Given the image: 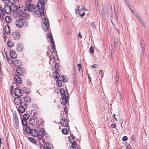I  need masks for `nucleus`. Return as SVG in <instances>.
Masks as SVG:
<instances>
[{
  "label": "nucleus",
  "mask_w": 149,
  "mask_h": 149,
  "mask_svg": "<svg viewBox=\"0 0 149 149\" xmlns=\"http://www.w3.org/2000/svg\"><path fill=\"white\" fill-rule=\"evenodd\" d=\"M47 0H39V2L37 6V8L39 10L40 14L42 15H44V9L45 6L47 3ZM42 18L44 19V21H43V23L45 26H43V28L46 31L48 30L49 28V23L48 19L45 18V17L44 15Z\"/></svg>",
  "instance_id": "f257e3e1"
},
{
  "label": "nucleus",
  "mask_w": 149,
  "mask_h": 149,
  "mask_svg": "<svg viewBox=\"0 0 149 149\" xmlns=\"http://www.w3.org/2000/svg\"><path fill=\"white\" fill-rule=\"evenodd\" d=\"M0 6V16L1 19L3 20L4 19V16L6 14H10L11 13V9L10 6L8 5H6L3 8Z\"/></svg>",
  "instance_id": "f03ea898"
},
{
  "label": "nucleus",
  "mask_w": 149,
  "mask_h": 149,
  "mask_svg": "<svg viewBox=\"0 0 149 149\" xmlns=\"http://www.w3.org/2000/svg\"><path fill=\"white\" fill-rule=\"evenodd\" d=\"M29 118V115L28 113H26L23 115L22 118L21 116L22 123L23 126H26L27 124V120Z\"/></svg>",
  "instance_id": "7ed1b4c3"
},
{
  "label": "nucleus",
  "mask_w": 149,
  "mask_h": 149,
  "mask_svg": "<svg viewBox=\"0 0 149 149\" xmlns=\"http://www.w3.org/2000/svg\"><path fill=\"white\" fill-rule=\"evenodd\" d=\"M17 73L20 76L24 75L26 74L25 70L21 67L17 68L16 69Z\"/></svg>",
  "instance_id": "20e7f679"
},
{
  "label": "nucleus",
  "mask_w": 149,
  "mask_h": 149,
  "mask_svg": "<svg viewBox=\"0 0 149 149\" xmlns=\"http://www.w3.org/2000/svg\"><path fill=\"white\" fill-rule=\"evenodd\" d=\"M39 130L38 129V137L39 139L42 138L45 135V130L44 128L42 127L40 128L39 127Z\"/></svg>",
  "instance_id": "39448f33"
},
{
  "label": "nucleus",
  "mask_w": 149,
  "mask_h": 149,
  "mask_svg": "<svg viewBox=\"0 0 149 149\" xmlns=\"http://www.w3.org/2000/svg\"><path fill=\"white\" fill-rule=\"evenodd\" d=\"M13 121L14 123L16 125V126H15V127L16 129H18L19 127V121L17 115V114L16 113H15L13 114Z\"/></svg>",
  "instance_id": "423d86ee"
},
{
  "label": "nucleus",
  "mask_w": 149,
  "mask_h": 149,
  "mask_svg": "<svg viewBox=\"0 0 149 149\" xmlns=\"http://www.w3.org/2000/svg\"><path fill=\"white\" fill-rule=\"evenodd\" d=\"M38 119L36 118H35L33 117H31L29 120V124L31 125H36L38 121Z\"/></svg>",
  "instance_id": "0eeeda50"
},
{
  "label": "nucleus",
  "mask_w": 149,
  "mask_h": 149,
  "mask_svg": "<svg viewBox=\"0 0 149 149\" xmlns=\"http://www.w3.org/2000/svg\"><path fill=\"white\" fill-rule=\"evenodd\" d=\"M15 24L17 27L20 28L23 26L24 23L21 19H17L15 21Z\"/></svg>",
  "instance_id": "6e6552de"
},
{
  "label": "nucleus",
  "mask_w": 149,
  "mask_h": 149,
  "mask_svg": "<svg viewBox=\"0 0 149 149\" xmlns=\"http://www.w3.org/2000/svg\"><path fill=\"white\" fill-rule=\"evenodd\" d=\"M67 119L63 118L61 121L60 124L63 127H67L68 126V122Z\"/></svg>",
  "instance_id": "1a4fd4ad"
},
{
  "label": "nucleus",
  "mask_w": 149,
  "mask_h": 149,
  "mask_svg": "<svg viewBox=\"0 0 149 149\" xmlns=\"http://www.w3.org/2000/svg\"><path fill=\"white\" fill-rule=\"evenodd\" d=\"M60 93L61 95L62 96V97H67V96H68V93L67 90H64L63 88H61L60 90Z\"/></svg>",
  "instance_id": "9d476101"
},
{
  "label": "nucleus",
  "mask_w": 149,
  "mask_h": 149,
  "mask_svg": "<svg viewBox=\"0 0 149 149\" xmlns=\"http://www.w3.org/2000/svg\"><path fill=\"white\" fill-rule=\"evenodd\" d=\"M15 95L20 97L22 95V93L21 89L18 88H16L15 89Z\"/></svg>",
  "instance_id": "9b49d317"
},
{
  "label": "nucleus",
  "mask_w": 149,
  "mask_h": 149,
  "mask_svg": "<svg viewBox=\"0 0 149 149\" xmlns=\"http://www.w3.org/2000/svg\"><path fill=\"white\" fill-rule=\"evenodd\" d=\"M29 15L28 13H24L20 15V17L23 20H25L29 18Z\"/></svg>",
  "instance_id": "f8f14e48"
},
{
  "label": "nucleus",
  "mask_w": 149,
  "mask_h": 149,
  "mask_svg": "<svg viewBox=\"0 0 149 149\" xmlns=\"http://www.w3.org/2000/svg\"><path fill=\"white\" fill-rule=\"evenodd\" d=\"M27 8L29 11H34L36 9V6L32 4H29L28 5Z\"/></svg>",
  "instance_id": "ddd939ff"
},
{
  "label": "nucleus",
  "mask_w": 149,
  "mask_h": 149,
  "mask_svg": "<svg viewBox=\"0 0 149 149\" xmlns=\"http://www.w3.org/2000/svg\"><path fill=\"white\" fill-rule=\"evenodd\" d=\"M14 79L15 81L17 83L19 84L22 83V79L17 74H15L14 76Z\"/></svg>",
  "instance_id": "4468645a"
},
{
  "label": "nucleus",
  "mask_w": 149,
  "mask_h": 149,
  "mask_svg": "<svg viewBox=\"0 0 149 149\" xmlns=\"http://www.w3.org/2000/svg\"><path fill=\"white\" fill-rule=\"evenodd\" d=\"M68 96L66 97H61V99L60 100V101L61 104L63 105H65L67 102V100L68 99Z\"/></svg>",
  "instance_id": "2eb2a0df"
},
{
  "label": "nucleus",
  "mask_w": 149,
  "mask_h": 149,
  "mask_svg": "<svg viewBox=\"0 0 149 149\" xmlns=\"http://www.w3.org/2000/svg\"><path fill=\"white\" fill-rule=\"evenodd\" d=\"M12 36L15 40H17L19 38L20 35L17 32H14L12 33Z\"/></svg>",
  "instance_id": "dca6fc26"
},
{
  "label": "nucleus",
  "mask_w": 149,
  "mask_h": 149,
  "mask_svg": "<svg viewBox=\"0 0 149 149\" xmlns=\"http://www.w3.org/2000/svg\"><path fill=\"white\" fill-rule=\"evenodd\" d=\"M39 139V143L41 146H40V148L41 149H42V148L45 146L46 142L42 138Z\"/></svg>",
  "instance_id": "f3484780"
},
{
  "label": "nucleus",
  "mask_w": 149,
  "mask_h": 149,
  "mask_svg": "<svg viewBox=\"0 0 149 149\" xmlns=\"http://www.w3.org/2000/svg\"><path fill=\"white\" fill-rule=\"evenodd\" d=\"M14 102L16 105H19L21 104V100L19 97L15 98L14 100Z\"/></svg>",
  "instance_id": "a211bd4d"
},
{
  "label": "nucleus",
  "mask_w": 149,
  "mask_h": 149,
  "mask_svg": "<svg viewBox=\"0 0 149 149\" xmlns=\"http://www.w3.org/2000/svg\"><path fill=\"white\" fill-rule=\"evenodd\" d=\"M13 64L14 65L17 67L21 65L22 64L21 61L17 59H15L13 61Z\"/></svg>",
  "instance_id": "6ab92c4d"
},
{
  "label": "nucleus",
  "mask_w": 149,
  "mask_h": 149,
  "mask_svg": "<svg viewBox=\"0 0 149 149\" xmlns=\"http://www.w3.org/2000/svg\"><path fill=\"white\" fill-rule=\"evenodd\" d=\"M10 55L11 57L13 59L15 58L17 56V53L13 50L10 51Z\"/></svg>",
  "instance_id": "aec40b11"
},
{
  "label": "nucleus",
  "mask_w": 149,
  "mask_h": 149,
  "mask_svg": "<svg viewBox=\"0 0 149 149\" xmlns=\"http://www.w3.org/2000/svg\"><path fill=\"white\" fill-rule=\"evenodd\" d=\"M18 112L21 113H24L25 111V108L22 105L19 106L18 109Z\"/></svg>",
  "instance_id": "412c9836"
},
{
  "label": "nucleus",
  "mask_w": 149,
  "mask_h": 149,
  "mask_svg": "<svg viewBox=\"0 0 149 149\" xmlns=\"http://www.w3.org/2000/svg\"><path fill=\"white\" fill-rule=\"evenodd\" d=\"M30 114L33 117H35L38 114V112L35 110H31L29 111Z\"/></svg>",
  "instance_id": "4be33fe9"
},
{
  "label": "nucleus",
  "mask_w": 149,
  "mask_h": 149,
  "mask_svg": "<svg viewBox=\"0 0 149 149\" xmlns=\"http://www.w3.org/2000/svg\"><path fill=\"white\" fill-rule=\"evenodd\" d=\"M23 45L21 44H18L17 46V49L18 52H21L23 50Z\"/></svg>",
  "instance_id": "5701e85b"
},
{
  "label": "nucleus",
  "mask_w": 149,
  "mask_h": 149,
  "mask_svg": "<svg viewBox=\"0 0 149 149\" xmlns=\"http://www.w3.org/2000/svg\"><path fill=\"white\" fill-rule=\"evenodd\" d=\"M25 7L23 5H19L18 9L20 11L22 12H23L25 10Z\"/></svg>",
  "instance_id": "b1692460"
},
{
  "label": "nucleus",
  "mask_w": 149,
  "mask_h": 149,
  "mask_svg": "<svg viewBox=\"0 0 149 149\" xmlns=\"http://www.w3.org/2000/svg\"><path fill=\"white\" fill-rule=\"evenodd\" d=\"M4 30L5 33L7 34H8L10 33V27L8 25H6L5 26Z\"/></svg>",
  "instance_id": "393cba45"
},
{
  "label": "nucleus",
  "mask_w": 149,
  "mask_h": 149,
  "mask_svg": "<svg viewBox=\"0 0 149 149\" xmlns=\"http://www.w3.org/2000/svg\"><path fill=\"white\" fill-rule=\"evenodd\" d=\"M32 136H34L36 137L38 136V131L36 130H32L31 132Z\"/></svg>",
  "instance_id": "a878e982"
},
{
  "label": "nucleus",
  "mask_w": 149,
  "mask_h": 149,
  "mask_svg": "<svg viewBox=\"0 0 149 149\" xmlns=\"http://www.w3.org/2000/svg\"><path fill=\"white\" fill-rule=\"evenodd\" d=\"M38 125L41 127L44 126V121L43 119H41L38 124Z\"/></svg>",
  "instance_id": "bb28decb"
},
{
  "label": "nucleus",
  "mask_w": 149,
  "mask_h": 149,
  "mask_svg": "<svg viewBox=\"0 0 149 149\" xmlns=\"http://www.w3.org/2000/svg\"><path fill=\"white\" fill-rule=\"evenodd\" d=\"M54 78L55 79H58L60 77V74L57 71H55L53 72Z\"/></svg>",
  "instance_id": "cd10ccee"
},
{
  "label": "nucleus",
  "mask_w": 149,
  "mask_h": 149,
  "mask_svg": "<svg viewBox=\"0 0 149 149\" xmlns=\"http://www.w3.org/2000/svg\"><path fill=\"white\" fill-rule=\"evenodd\" d=\"M5 19L6 22L8 23H10L11 22V18L10 17L8 16H7L6 17Z\"/></svg>",
  "instance_id": "c85d7f7f"
},
{
  "label": "nucleus",
  "mask_w": 149,
  "mask_h": 149,
  "mask_svg": "<svg viewBox=\"0 0 149 149\" xmlns=\"http://www.w3.org/2000/svg\"><path fill=\"white\" fill-rule=\"evenodd\" d=\"M56 85L59 87H61L62 86V81L59 79L56 80Z\"/></svg>",
  "instance_id": "c756f323"
},
{
  "label": "nucleus",
  "mask_w": 149,
  "mask_h": 149,
  "mask_svg": "<svg viewBox=\"0 0 149 149\" xmlns=\"http://www.w3.org/2000/svg\"><path fill=\"white\" fill-rule=\"evenodd\" d=\"M29 140L32 143L36 144V140L32 137H29L28 138Z\"/></svg>",
  "instance_id": "7c9ffc66"
},
{
  "label": "nucleus",
  "mask_w": 149,
  "mask_h": 149,
  "mask_svg": "<svg viewBox=\"0 0 149 149\" xmlns=\"http://www.w3.org/2000/svg\"><path fill=\"white\" fill-rule=\"evenodd\" d=\"M69 130V128L68 127L67 129L66 128H63L62 130V133L65 134H68V131Z\"/></svg>",
  "instance_id": "2f4dec72"
},
{
  "label": "nucleus",
  "mask_w": 149,
  "mask_h": 149,
  "mask_svg": "<svg viewBox=\"0 0 149 149\" xmlns=\"http://www.w3.org/2000/svg\"><path fill=\"white\" fill-rule=\"evenodd\" d=\"M54 49L55 48H54V47H51V49L50 48L49 49V52H50L51 53V54L50 55L54 56V55L55 54V53L54 52Z\"/></svg>",
  "instance_id": "473e14b6"
},
{
  "label": "nucleus",
  "mask_w": 149,
  "mask_h": 149,
  "mask_svg": "<svg viewBox=\"0 0 149 149\" xmlns=\"http://www.w3.org/2000/svg\"><path fill=\"white\" fill-rule=\"evenodd\" d=\"M7 44L10 47H12L14 46L13 42L11 40H8L7 42Z\"/></svg>",
  "instance_id": "72a5a7b5"
},
{
  "label": "nucleus",
  "mask_w": 149,
  "mask_h": 149,
  "mask_svg": "<svg viewBox=\"0 0 149 149\" xmlns=\"http://www.w3.org/2000/svg\"><path fill=\"white\" fill-rule=\"evenodd\" d=\"M50 41L52 43V46L51 47H54V48H55V43L54 41L53 40V39L52 36H50Z\"/></svg>",
  "instance_id": "f704fd0d"
},
{
  "label": "nucleus",
  "mask_w": 149,
  "mask_h": 149,
  "mask_svg": "<svg viewBox=\"0 0 149 149\" xmlns=\"http://www.w3.org/2000/svg\"><path fill=\"white\" fill-rule=\"evenodd\" d=\"M24 100L25 102H29L31 101L30 98L28 96H26L24 97Z\"/></svg>",
  "instance_id": "c9c22d12"
},
{
  "label": "nucleus",
  "mask_w": 149,
  "mask_h": 149,
  "mask_svg": "<svg viewBox=\"0 0 149 149\" xmlns=\"http://www.w3.org/2000/svg\"><path fill=\"white\" fill-rule=\"evenodd\" d=\"M72 147L74 148H77L78 149V147L77 146V144L76 142L74 141L71 143Z\"/></svg>",
  "instance_id": "e433bc0d"
},
{
  "label": "nucleus",
  "mask_w": 149,
  "mask_h": 149,
  "mask_svg": "<svg viewBox=\"0 0 149 149\" xmlns=\"http://www.w3.org/2000/svg\"><path fill=\"white\" fill-rule=\"evenodd\" d=\"M61 77L62 78V79L63 80V82H66L68 81V79L65 76L62 75L61 76Z\"/></svg>",
  "instance_id": "4c0bfd02"
},
{
  "label": "nucleus",
  "mask_w": 149,
  "mask_h": 149,
  "mask_svg": "<svg viewBox=\"0 0 149 149\" xmlns=\"http://www.w3.org/2000/svg\"><path fill=\"white\" fill-rule=\"evenodd\" d=\"M26 131L28 134H30L31 133L32 130H31L29 127L26 126Z\"/></svg>",
  "instance_id": "58836bf2"
},
{
  "label": "nucleus",
  "mask_w": 149,
  "mask_h": 149,
  "mask_svg": "<svg viewBox=\"0 0 149 149\" xmlns=\"http://www.w3.org/2000/svg\"><path fill=\"white\" fill-rule=\"evenodd\" d=\"M50 60L53 63H54L55 61V58L54 56L50 55Z\"/></svg>",
  "instance_id": "ea45409f"
},
{
  "label": "nucleus",
  "mask_w": 149,
  "mask_h": 149,
  "mask_svg": "<svg viewBox=\"0 0 149 149\" xmlns=\"http://www.w3.org/2000/svg\"><path fill=\"white\" fill-rule=\"evenodd\" d=\"M75 12L76 13L79 14L80 13V9L79 6H78L75 10Z\"/></svg>",
  "instance_id": "a19ab883"
},
{
  "label": "nucleus",
  "mask_w": 149,
  "mask_h": 149,
  "mask_svg": "<svg viewBox=\"0 0 149 149\" xmlns=\"http://www.w3.org/2000/svg\"><path fill=\"white\" fill-rule=\"evenodd\" d=\"M46 147H47L49 149L50 148H53V146H52V144L51 143H47V144L46 145Z\"/></svg>",
  "instance_id": "79ce46f5"
},
{
  "label": "nucleus",
  "mask_w": 149,
  "mask_h": 149,
  "mask_svg": "<svg viewBox=\"0 0 149 149\" xmlns=\"http://www.w3.org/2000/svg\"><path fill=\"white\" fill-rule=\"evenodd\" d=\"M13 15L14 16L16 17H17L20 16L19 13L17 12H15L13 13Z\"/></svg>",
  "instance_id": "37998d69"
},
{
  "label": "nucleus",
  "mask_w": 149,
  "mask_h": 149,
  "mask_svg": "<svg viewBox=\"0 0 149 149\" xmlns=\"http://www.w3.org/2000/svg\"><path fill=\"white\" fill-rule=\"evenodd\" d=\"M7 61L10 64H12L13 63V60L10 58H7Z\"/></svg>",
  "instance_id": "c03bdc74"
},
{
  "label": "nucleus",
  "mask_w": 149,
  "mask_h": 149,
  "mask_svg": "<svg viewBox=\"0 0 149 149\" xmlns=\"http://www.w3.org/2000/svg\"><path fill=\"white\" fill-rule=\"evenodd\" d=\"M136 17L138 19L140 22L142 24H144V21L140 17H139L137 15H136Z\"/></svg>",
  "instance_id": "a18cd8bd"
},
{
  "label": "nucleus",
  "mask_w": 149,
  "mask_h": 149,
  "mask_svg": "<svg viewBox=\"0 0 149 149\" xmlns=\"http://www.w3.org/2000/svg\"><path fill=\"white\" fill-rule=\"evenodd\" d=\"M10 3L11 4H13L16 3L17 0H9Z\"/></svg>",
  "instance_id": "49530a36"
},
{
  "label": "nucleus",
  "mask_w": 149,
  "mask_h": 149,
  "mask_svg": "<svg viewBox=\"0 0 149 149\" xmlns=\"http://www.w3.org/2000/svg\"><path fill=\"white\" fill-rule=\"evenodd\" d=\"M32 0H26L25 4L26 5H28L29 4H30V3H31Z\"/></svg>",
  "instance_id": "de8ad7c7"
},
{
  "label": "nucleus",
  "mask_w": 149,
  "mask_h": 149,
  "mask_svg": "<svg viewBox=\"0 0 149 149\" xmlns=\"http://www.w3.org/2000/svg\"><path fill=\"white\" fill-rule=\"evenodd\" d=\"M94 47L92 46H91L90 49V52L91 53H92L94 52Z\"/></svg>",
  "instance_id": "09e8293b"
},
{
  "label": "nucleus",
  "mask_w": 149,
  "mask_h": 149,
  "mask_svg": "<svg viewBox=\"0 0 149 149\" xmlns=\"http://www.w3.org/2000/svg\"><path fill=\"white\" fill-rule=\"evenodd\" d=\"M74 138L72 137L71 138H70L69 139V140L70 141V142L72 143L73 142H74Z\"/></svg>",
  "instance_id": "8fccbe9b"
},
{
  "label": "nucleus",
  "mask_w": 149,
  "mask_h": 149,
  "mask_svg": "<svg viewBox=\"0 0 149 149\" xmlns=\"http://www.w3.org/2000/svg\"><path fill=\"white\" fill-rule=\"evenodd\" d=\"M55 68L56 70L58 71H59L60 70V69L58 67V63H56L55 64Z\"/></svg>",
  "instance_id": "3c124183"
},
{
  "label": "nucleus",
  "mask_w": 149,
  "mask_h": 149,
  "mask_svg": "<svg viewBox=\"0 0 149 149\" xmlns=\"http://www.w3.org/2000/svg\"><path fill=\"white\" fill-rule=\"evenodd\" d=\"M77 66L78 68V70L79 72H80L81 67V65L80 64H77Z\"/></svg>",
  "instance_id": "603ef678"
},
{
  "label": "nucleus",
  "mask_w": 149,
  "mask_h": 149,
  "mask_svg": "<svg viewBox=\"0 0 149 149\" xmlns=\"http://www.w3.org/2000/svg\"><path fill=\"white\" fill-rule=\"evenodd\" d=\"M4 3L6 4V5H8V4L10 3L9 0H5L4 1Z\"/></svg>",
  "instance_id": "864d4df0"
},
{
  "label": "nucleus",
  "mask_w": 149,
  "mask_h": 149,
  "mask_svg": "<svg viewBox=\"0 0 149 149\" xmlns=\"http://www.w3.org/2000/svg\"><path fill=\"white\" fill-rule=\"evenodd\" d=\"M91 25L92 26V27L93 28H95L96 26L95 23L94 22H92L90 23Z\"/></svg>",
  "instance_id": "5fc2aeb1"
},
{
  "label": "nucleus",
  "mask_w": 149,
  "mask_h": 149,
  "mask_svg": "<svg viewBox=\"0 0 149 149\" xmlns=\"http://www.w3.org/2000/svg\"><path fill=\"white\" fill-rule=\"evenodd\" d=\"M127 140V137L126 136H124L122 138V140L123 141H125Z\"/></svg>",
  "instance_id": "6e6d98bb"
},
{
  "label": "nucleus",
  "mask_w": 149,
  "mask_h": 149,
  "mask_svg": "<svg viewBox=\"0 0 149 149\" xmlns=\"http://www.w3.org/2000/svg\"><path fill=\"white\" fill-rule=\"evenodd\" d=\"M116 80L117 82H118L119 80V76L118 75L117 73H116Z\"/></svg>",
  "instance_id": "4d7b16f0"
},
{
  "label": "nucleus",
  "mask_w": 149,
  "mask_h": 149,
  "mask_svg": "<svg viewBox=\"0 0 149 149\" xmlns=\"http://www.w3.org/2000/svg\"><path fill=\"white\" fill-rule=\"evenodd\" d=\"M118 98L120 100H122V96H121V94L120 93V92H119L118 94Z\"/></svg>",
  "instance_id": "13d9d810"
},
{
  "label": "nucleus",
  "mask_w": 149,
  "mask_h": 149,
  "mask_svg": "<svg viewBox=\"0 0 149 149\" xmlns=\"http://www.w3.org/2000/svg\"><path fill=\"white\" fill-rule=\"evenodd\" d=\"M132 136V141H134L135 142H136V139L135 137L134 136V135H133Z\"/></svg>",
  "instance_id": "bf43d9fd"
},
{
  "label": "nucleus",
  "mask_w": 149,
  "mask_h": 149,
  "mask_svg": "<svg viewBox=\"0 0 149 149\" xmlns=\"http://www.w3.org/2000/svg\"><path fill=\"white\" fill-rule=\"evenodd\" d=\"M131 146L130 145L128 144L127 145L126 149H131Z\"/></svg>",
  "instance_id": "052dcab7"
},
{
  "label": "nucleus",
  "mask_w": 149,
  "mask_h": 149,
  "mask_svg": "<svg viewBox=\"0 0 149 149\" xmlns=\"http://www.w3.org/2000/svg\"><path fill=\"white\" fill-rule=\"evenodd\" d=\"M64 111L65 113H68V109L66 107H65Z\"/></svg>",
  "instance_id": "680f3d73"
},
{
  "label": "nucleus",
  "mask_w": 149,
  "mask_h": 149,
  "mask_svg": "<svg viewBox=\"0 0 149 149\" xmlns=\"http://www.w3.org/2000/svg\"><path fill=\"white\" fill-rule=\"evenodd\" d=\"M52 36V35H51V34H49V33H47V37L49 39V40H50V36Z\"/></svg>",
  "instance_id": "e2e57ef3"
},
{
  "label": "nucleus",
  "mask_w": 149,
  "mask_h": 149,
  "mask_svg": "<svg viewBox=\"0 0 149 149\" xmlns=\"http://www.w3.org/2000/svg\"><path fill=\"white\" fill-rule=\"evenodd\" d=\"M97 65L96 64H94V65H92V68L93 69L94 68H95L97 67Z\"/></svg>",
  "instance_id": "0e129e2a"
},
{
  "label": "nucleus",
  "mask_w": 149,
  "mask_h": 149,
  "mask_svg": "<svg viewBox=\"0 0 149 149\" xmlns=\"http://www.w3.org/2000/svg\"><path fill=\"white\" fill-rule=\"evenodd\" d=\"M88 79L90 81H91V78L90 75L89 74H88Z\"/></svg>",
  "instance_id": "69168bd1"
},
{
  "label": "nucleus",
  "mask_w": 149,
  "mask_h": 149,
  "mask_svg": "<svg viewBox=\"0 0 149 149\" xmlns=\"http://www.w3.org/2000/svg\"><path fill=\"white\" fill-rule=\"evenodd\" d=\"M78 36L79 37V38H82V35H81V33L80 32H79V34H78Z\"/></svg>",
  "instance_id": "338daca9"
},
{
  "label": "nucleus",
  "mask_w": 149,
  "mask_h": 149,
  "mask_svg": "<svg viewBox=\"0 0 149 149\" xmlns=\"http://www.w3.org/2000/svg\"><path fill=\"white\" fill-rule=\"evenodd\" d=\"M82 9L84 11L87 10V9L85 8V7L84 6H83L82 7Z\"/></svg>",
  "instance_id": "774afa93"
}]
</instances>
